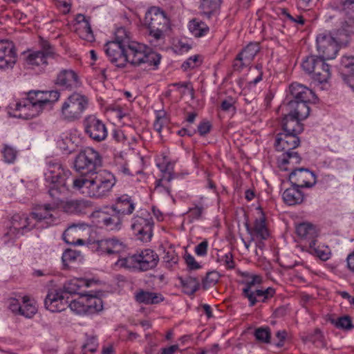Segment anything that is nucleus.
Returning <instances> with one entry per match:
<instances>
[{
  "mask_svg": "<svg viewBox=\"0 0 354 354\" xmlns=\"http://www.w3.org/2000/svg\"><path fill=\"white\" fill-rule=\"evenodd\" d=\"M86 294L80 295V297L74 300H72L70 304H68V307L77 315L86 314Z\"/></svg>",
  "mask_w": 354,
  "mask_h": 354,
  "instance_id": "nucleus-47",
  "label": "nucleus"
},
{
  "mask_svg": "<svg viewBox=\"0 0 354 354\" xmlns=\"http://www.w3.org/2000/svg\"><path fill=\"white\" fill-rule=\"evenodd\" d=\"M77 32L82 39H84L87 41L91 42L95 39L90 24H85L82 28H78Z\"/></svg>",
  "mask_w": 354,
  "mask_h": 354,
  "instance_id": "nucleus-55",
  "label": "nucleus"
},
{
  "mask_svg": "<svg viewBox=\"0 0 354 354\" xmlns=\"http://www.w3.org/2000/svg\"><path fill=\"white\" fill-rule=\"evenodd\" d=\"M300 140L297 135L281 133L277 136L275 148L277 151L288 152L299 146Z\"/></svg>",
  "mask_w": 354,
  "mask_h": 354,
  "instance_id": "nucleus-23",
  "label": "nucleus"
},
{
  "mask_svg": "<svg viewBox=\"0 0 354 354\" xmlns=\"http://www.w3.org/2000/svg\"><path fill=\"white\" fill-rule=\"evenodd\" d=\"M188 29L190 33L196 38L204 37L209 32V28L207 24H189Z\"/></svg>",
  "mask_w": 354,
  "mask_h": 354,
  "instance_id": "nucleus-51",
  "label": "nucleus"
},
{
  "mask_svg": "<svg viewBox=\"0 0 354 354\" xmlns=\"http://www.w3.org/2000/svg\"><path fill=\"white\" fill-rule=\"evenodd\" d=\"M20 315L26 318L32 317L37 312L36 301L28 296L21 297Z\"/></svg>",
  "mask_w": 354,
  "mask_h": 354,
  "instance_id": "nucleus-39",
  "label": "nucleus"
},
{
  "mask_svg": "<svg viewBox=\"0 0 354 354\" xmlns=\"http://www.w3.org/2000/svg\"><path fill=\"white\" fill-rule=\"evenodd\" d=\"M301 120L293 115L292 112L285 115L281 122L284 133L297 135L303 131Z\"/></svg>",
  "mask_w": 354,
  "mask_h": 354,
  "instance_id": "nucleus-29",
  "label": "nucleus"
},
{
  "mask_svg": "<svg viewBox=\"0 0 354 354\" xmlns=\"http://www.w3.org/2000/svg\"><path fill=\"white\" fill-rule=\"evenodd\" d=\"M112 207L124 216L133 213L136 207V203L131 196L123 194L117 198L115 203Z\"/></svg>",
  "mask_w": 354,
  "mask_h": 354,
  "instance_id": "nucleus-28",
  "label": "nucleus"
},
{
  "mask_svg": "<svg viewBox=\"0 0 354 354\" xmlns=\"http://www.w3.org/2000/svg\"><path fill=\"white\" fill-rule=\"evenodd\" d=\"M343 10L348 15L354 14V0H343L342 2ZM353 17V16H351Z\"/></svg>",
  "mask_w": 354,
  "mask_h": 354,
  "instance_id": "nucleus-64",
  "label": "nucleus"
},
{
  "mask_svg": "<svg viewBox=\"0 0 354 354\" xmlns=\"http://www.w3.org/2000/svg\"><path fill=\"white\" fill-rule=\"evenodd\" d=\"M303 70L318 84L326 83L330 77V66L320 57L311 55L306 58L301 64Z\"/></svg>",
  "mask_w": 354,
  "mask_h": 354,
  "instance_id": "nucleus-8",
  "label": "nucleus"
},
{
  "mask_svg": "<svg viewBox=\"0 0 354 354\" xmlns=\"http://www.w3.org/2000/svg\"><path fill=\"white\" fill-rule=\"evenodd\" d=\"M323 335L319 328H315L313 333H308L306 337V339L315 344L318 342H322Z\"/></svg>",
  "mask_w": 354,
  "mask_h": 354,
  "instance_id": "nucleus-60",
  "label": "nucleus"
},
{
  "mask_svg": "<svg viewBox=\"0 0 354 354\" xmlns=\"http://www.w3.org/2000/svg\"><path fill=\"white\" fill-rule=\"evenodd\" d=\"M115 266L119 268L138 270L136 254L127 256L124 258H120L115 262Z\"/></svg>",
  "mask_w": 354,
  "mask_h": 354,
  "instance_id": "nucleus-52",
  "label": "nucleus"
},
{
  "mask_svg": "<svg viewBox=\"0 0 354 354\" xmlns=\"http://www.w3.org/2000/svg\"><path fill=\"white\" fill-rule=\"evenodd\" d=\"M258 43H250L236 57L234 62L235 71H241L244 67L249 66L259 51Z\"/></svg>",
  "mask_w": 354,
  "mask_h": 354,
  "instance_id": "nucleus-18",
  "label": "nucleus"
},
{
  "mask_svg": "<svg viewBox=\"0 0 354 354\" xmlns=\"http://www.w3.org/2000/svg\"><path fill=\"white\" fill-rule=\"evenodd\" d=\"M203 62L202 55L197 54L190 56L181 64V69L183 71H188L198 68Z\"/></svg>",
  "mask_w": 354,
  "mask_h": 354,
  "instance_id": "nucleus-48",
  "label": "nucleus"
},
{
  "mask_svg": "<svg viewBox=\"0 0 354 354\" xmlns=\"http://www.w3.org/2000/svg\"><path fill=\"white\" fill-rule=\"evenodd\" d=\"M153 221L150 213L140 209L131 219V227L134 234L142 241L148 242L152 236Z\"/></svg>",
  "mask_w": 354,
  "mask_h": 354,
  "instance_id": "nucleus-11",
  "label": "nucleus"
},
{
  "mask_svg": "<svg viewBox=\"0 0 354 354\" xmlns=\"http://www.w3.org/2000/svg\"><path fill=\"white\" fill-rule=\"evenodd\" d=\"M3 160L7 163H12L17 157V151L12 147L4 145L2 149Z\"/></svg>",
  "mask_w": 354,
  "mask_h": 354,
  "instance_id": "nucleus-56",
  "label": "nucleus"
},
{
  "mask_svg": "<svg viewBox=\"0 0 354 354\" xmlns=\"http://www.w3.org/2000/svg\"><path fill=\"white\" fill-rule=\"evenodd\" d=\"M39 45L40 50H29L23 54L26 65L31 68L45 67L48 64V59L55 57V49L48 41L41 38Z\"/></svg>",
  "mask_w": 354,
  "mask_h": 354,
  "instance_id": "nucleus-9",
  "label": "nucleus"
},
{
  "mask_svg": "<svg viewBox=\"0 0 354 354\" xmlns=\"http://www.w3.org/2000/svg\"><path fill=\"white\" fill-rule=\"evenodd\" d=\"M62 259L65 266H69L72 263L81 262L83 260V256L78 250L67 249L64 252Z\"/></svg>",
  "mask_w": 354,
  "mask_h": 354,
  "instance_id": "nucleus-46",
  "label": "nucleus"
},
{
  "mask_svg": "<svg viewBox=\"0 0 354 354\" xmlns=\"http://www.w3.org/2000/svg\"><path fill=\"white\" fill-rule=\"evenodd\" d=\"M278 15L280 17L281 20H290L292 22H305V19L303 16H298L297 18H294L288 12L286 9L281 8L277 12Z\"/></svg>",
  "mask_w": 354,
  "mask_h": 354,
  "instance_id": "nucleus-59",
  "label": "nucleus"
},
{
  "mask_svg": "<svg viewBox=\"0 0 354 354\" xmlns=\"http://www.w3.org/2000/svg\"><path fill=\"white\" fill-rule=\"evenodd\" d=\"M290 91L295 98L291 102H310L316 99V95L312 90L299 83L291 84Z\"/></svg>",
  "mask_w": 354,
  "mask_h": 354,
  "instance_id": "nucleus-24",
  "label": "nucleus"
},
{
  "mask_svg": "<svg viewBox=\"0 0 354 354\" xmlns=\"http://www.w3.org/2000/svg\"><path fill=\"white\" fill-rule=\"evenodd\" d=\"M205 206L202 204H194L192 207L189 209L188 216L193 220H198L201 218L202 214L205 209Z\"/></svg>",
  "mask_w": 354,
  "mask_h": 354,
  "instance_id": "nucleus-57",
  "label": "nucleus"
},
{
  "mask_svg": "<svg viewBox=\"0 0 354 354\" xmlns=\"http://www.w3.org/2000/svg\"><path fill=\"white\" fill-rule=\"evenodd\" d=\"M92 245L93 248L100 254L119 253L125 249L124 243L115 237L97 240Z\"/></svg>",
  "mask_w": 354,
  "mask_h": 354,
  "instance_id": "nucleus-15",
  "label": "nucleus"
},
{
  "mask_svg": "<svg viewBox=\"0 0 354 354\" xmlns=\"http://www.w3.org/2000/svg\"><path fill=\"white\" fill-rule=\"evenodd\" d=\"M330 322L339 329L350 330L354 328L351 318L348 315L340 317L336 319H333Z\"/></svg>",
  "mask_w": 354,
  "mask_h": 354,
  "instance_id": "nucleus-53",
  "label": "nucleus"
},
{
  "mask_svg": "<svg viewBox=\"0 0 354 354\" xmlns=\"http://www.w3.org/2000/svg\"><path fill=\"white\" fill-rule=\"evenodd\" d=\"M88 202L84 200L70 199L62 201L60 207L64 212L68 214L83 213L87 209Z\"/></svg>",
  "mask_w": 354,
  "mask_h": 354,
  "instance_id": "nucleus-30",
  "label": "nucleus"
},
{
  "mask_svg": "<svg viewBox=\"0 0 354 354\" xmlns=\"http://www.w3.org/2000/svg\"><path fill=\"white\" fill-rule=\"evenodd\" d=\"M99 217L106 230L118 231L122 228L124 216L111 207L107 212H102Z\"/></svg>",
  "mask_w": 354,
  "mask_h": 354,
  "instance_id": "nucleus-21",
  "label": "nucleus"
},
{
  "mask_svg": "<svg viewBox=\"0 0 354 354\" xmlns=\"http://www.w3.org/2000/svg\"><path fill=\"white\" fill-rule=\"evenodd\" d=\"M135 300L139 304L145 305L158 304L164 300L162 294L139 289L134 293Z\"/></svg>",
  "mask_w": 354,
  "mask_h": 354,
  "instance_id": "nucleus-26",
  "label": "nucleus"
},
{
  "mask_svg": "<svg viewBox=\"0 0 354 354\" xmlns=\"http://www.w3.org/2000/svg\"><path fill=\"white\" fill-rule=\"evenodd\" d=\"M17 60L15 47L12 41H0V68H12Z\"/></svg>",
  "mask_w": 354,
  "mask_h": 354,
  "instance_id": "nucleus-17",
  "label": "nucleus"
},
{
  "mask_svg": "<svg viewBox=\"0 0 354 354\" xmlns=\"http://www.w3.org/2000/svg\"><path fill=\"white\" fill-rule=\"evenodd\" d=\"M105 53L109 61L120 68H124L126 66V51L127 46L108 41L104 47Z\"/></svg>",
  "mask_w": 354,
  "mask_h": 354,
  "instance_id": "nucleus-14",
  "label": "nucleus"
},
{
  "mask_svg": "<svg viewBox=\"0 0 354 354\" xmlns=\"http://www.w3.org/2000/svg\"><path fill=\"white\" fill-rule=\"evenodd\" d=\"M256 339L263 344H270L271 339V332L268 327L258 328L254 331Z\"/></svg>",
  "mask_w": 354,
  "mask_h": 354,
  "instance_id": "nucleus-54",
  "label": "nucleus"
},
{
  "mask_svg": "<svg viewBox=\"0 0 354 354\" xmlns=\"http://www.w3.org/2000/svg\"><path fill=\"white\" fill-rule=\"evenodd\" d=\"M126 64L133 66L147 64L157 68L160 64L161 55L148 46L136 41L129 43L126 51Z\"/></svg>",
  "mask_w": 354,
  "mask_h": 354,
  "instance_id": "nucleus-5",
  "label": "nucleus"
},
{
  "mask_svg": "<svg viewBox=\"0 0 354 354\" xmlns=\"http://www.w3.org/2000/svg\"><path fill=\"white\" fill-rule=\"evenodd\" d=\"M309 102H290L288 106L293 115L301 120L306 119L310 114Z\"/></svg>",
  "mask_w": 354,
  "mask_h": 354,
  "instance_id": "nucleus-38",
  "label": "nucleus"
},
{
  "mask_svg": "<svg viewBox=\"0 0 354 354\" xmlns=\"http://www.w3.org/2000/svg\"><path fill=\"white\" fill-rule=\"evenodd\" d=\"M342 64L347 69V83L354 91V56L344 57L342 60Z\"/></svg>",
  "mask_w": 354,
  "mask_h": 354,
  "instance_id": "nucleus-49",
  "label": "nucleus"
},
{
  "mask_svg": "<svg viewBox=\"0 0 354 354\" xmlns=\"http://www.w3.org/2000/svg\"><path fill=\"white\" fill-rule=\"evenodd\" d=\"M243 276L247 278V280L242 290V295L248 299L250 306H254L258 302L264 303L274 296L275 293L274 288L259 289L257 287L263 281L261 275L246 272Z\"/></svg>",
  "mask_w": 354,
  "mask_h": 354,
  "instance_id": "nucleus-6",
  "label": "nucleus"
},
{
  "mask_svg": "<svg viewBox=\"0 0 354 354\" xmlns=\"http://www.w3.org/2000/svg\"><path fill=\"white\" fill-rule=\"evenodd\" d=\"M330 35L339 47L346 46L349 43L351 35L349 32L346 30L344 24L341 29L333 32Z\"/></svg>",
  "mask_w": 354,
  "mask_h": 354,
  "instance_id": "nucleus-50",
  "label": "nucleus"
},
{
  "mask_svg": "<svg viewBox=\"0 0 354 354\" xmlns=\"http://www.w3.org/2000/svg\"><path fill=\"white\" fill-rule=\"evenodd\" d=\"M100 165L99 153L93 148L87 147L76 156L74 167L77 172L82 174L81 177H86L96 171V167Z\"/></svg>",
  "mask_w": 354,
  "mask_h": 354,
  "instance_id": "nucleus-10",
  "label": "nucleus"
},
{
  "mask_svg": "<svg viewBox=\"0 0 354 354\" xmlns=\"http://www.w3.org/2000/svg\"><path fill=\"white\" fill-rule=\"evenodd\" d=\"M88 227V225L84 223H77L70 225L64 232L63 236L64 241L68 243L82 245L84 243V241L82 239H77L76 241H71L70 237L75 234L80 235V232L86 230Z\"/></svg>",
  "mask_w": 354,
  "mask_h": 354,
  "instance_id": "nucleus-33",
  "label": "nucleus"
},
{
  "mask_svg": "<svg viewBox=\"0 0 354 354\" xmlns=\"http://www.w3.org/2000/svg\"><path fill=\"white\" fill-rule=\"evenodd\" d=\"M60 97L57 91H30L26 98L10 106L13 116L29 120L38 116L45 106L57 102Z\"/></svg>",
  "mask_w": 354,
  "mask_h": 354,
  "instance_id": "nucleus-2",
  "label": "nucleus"
},
{
  "mask_svg": "<svg viewBox=\"0 0 354 354\" xmlns=\"http://www.w3.org/2000/svg\"><path fill=\"white\" fill-rule=\"evenodd\" d=\"M292 185L298 187H311L316 183V177L313 172L308 169H293L289 175Z\"/></svg>",
  "mask_w": 354,
  "mask_h": 354,
  "instance_id": "nucleus-16",
  "label": "nucleus"
},
{
  "mask_svg": "<svg viewBox=\"0 0 354 354\" xmlns=\"http://www.w3.org/2000/svg\"><path fill=\"white\" fill-rule=\"evenodd\" d=\"M165 12L159 7L152 6L148 9L145 13L146 22H153L156 21H169Z\"/></svg>",
  "mask_w": 354,
  "mask_h": 354,
  "instance_id": "nucleus-43",
  "label": "nucleus"
},
{
  "mask_svg": "<svg viewBox=\"0 0 354 354\" xmlns=\"http://www.w3.org/2000/svg\"><path fill=\"white\" fill-rule=\"evenodd\" d=\"M222 0H201L200 9L201 14L209 20L212 16L218 14Z\"/></svg>",
  "mask_w": 354,
  "mask_h": 354,
  "instance_id": "nucleus-35",
  "label": "nucleus"
},
{
  "mask_svg": "<svg viewBox=\"0 0 354 354\" xmlns=\"http://www.w3.org/2000/svg\"><path fill=\"white\" fill-rule=\"evenodd\" d=\"M234 103L235 100L233 97H227L226 99L222 101L221 108L224 111H230L231 110L234 111Z\"/></svg>",
  "mask_w": 354,
  "mask_h": 354,
  "instance_id": "nucleus-63",
  "label": "nucleus"
},
{
  "mask_svg": "<svg viewBox=\"0 0 354 354\" xmlns=\"http://www.w3.org/2000/svg\"><path fill=\"white\" fill-rule=\"evenodd\" d=\"M212 129V124L209 121L204 120L198 126V132L201 136L207 135Z\"/></svg>",
  "mask_w": 354,
  "mask_h": 354,
  "instance_id": "nucleus-61",
  "label": "nucleus"
},
{
  "mask_svg": "<svg viewBox=\"0 0 354 354\" xmlns=\"http://www.w3.org/2000/svg\"><path fill=\"white\" fill-rule=\"evenodd\" d=\"M85 133L93 140L100 142L106 140L108 129L105 123L94 115H90L84 120Z\"/></svg>",
  "mask_w": 354,
  "mask_h": 354,
  "instance_id": "nucleus-12",
  "label": "nucleus"
},
{
  "mask_svg": "<svg viewBox=\"0 0 354 354\" xmlns=\"http://www.w3.org/2000/svg\"><path fill=\"white\" fill-rule=\"evenodd\" d=\"M172 169V165L169 162L167 163L165 169L162 170V177L156 181L155 192L171 196V189L168 184L174 178Z\"/></svg>",
  "mask_w": 354,
  "mask_h": 354,
  "instance_id": "nucleus-25",
  "label": "nucleus"
},
{
  "mask_svg": "<svg viewBox=\"0 0 354 354\" xmlns=\"http://www.w3.org/2000/svg\"><path fill=\"white\" fill-rule=\"evenodd\" d=\"M257 214L259 216L255 219L253 227L250 228L249 225L246 223V230L252 236V239L266 240L270 236V232L266 226V217L260 208L257 209Z\"/></svg>",
  "mask_w": 354,
  "mask_h": 354,
  "instance_id": "nucleus-20",
  "label": "nucleus"
},
{
  "mask_svg": "<svg viewBox=\"0 0 354 354\" xmlns=\"http://www.w3.org/2000/svg\"><path fill=\"white\" fill-rule=\"evenodd\" d=\"M219 261L228 269H232L234 268V262L231 252H227L225 255L222 256L219 259Z\"/></svg>",
  "mask_w": 354,
  "mask_h": 354,
  "instance_id": "nucleus-62",
  "label": "nucleus"
},
{
  "mask_svg": "<svg viewBox=\"0 0 354 354\" xmlns=\"http://www.w3.org/2000/svg\"><path fill=\"white\" fill-rule=\"evenodd\" d=\"M316 41L317 48L321 58L333 59L336 57L340 47L333 39L330 34H319L317 37Z\"/></svg>",
  "mask_w": 354,
  "mask_h": 354,
  "instance_id": "nucleus-13",
  "label": "nucleus"
},
{
  "mask_svg": "<svg viewBox=\"0 0 354 354\" xmlns=\"http://www.w3.org/2000/svg\"><path fill=\"white\" fill-rule=\"evenodd\" d=\"M98 343L95 337H88L82 346V350L84 354L88 352L94 353L97 351Z\"/></svg>",
  "mask_w": 354,
  "mask_h": 354,
  "instance_id": "nucleus-58",
  "label": "nucleus"
},
{
  "mask_svg": "<svg viewBox=\"0 0 354 354\" xmlns=\"http://www.w3.org/2000/svg\"><path fill=\"white\" fill-rule=\"evenodd\" d=\"M57 205L45 204L39 206L29 216L16 214L10 220V225L6 233V236L11 240L15 239L33 228L44 229L48 227L55 221V213Z\"/></svg>",
  "mask_w": 354,
  "mask_h": 354,
  "instance_id": "nucleus-1",
  "label": "nucleus"
},
{
  "mask_svg": "<svg viewBox=\"0 0 354 354\" xmlns=\"http://www.w3.org/2000/svg\"><path fill=\"white\" fill-rule=\"evenodd\" d=\"M86 314H93L102 310L103 303L100 298L86 295Z\"/></svg>",
  "mask_w": 354,
  "mask_h": 354,
  "instance_id": "nucleus-45",
  "label": "nucleus"
},
{
  "mask_svg": "<svg viewBox=\"0 0 354 354\" xmlns=\"http://www.w3.org/2000/svg\"><path fill=\"white\" fill-rule=\"evenodd\" d=\"M308 252L323 261L328 260L332 255L330 248L325 244H317V239L308 243Z\"/></svg>",
  "mask_w": 354,
  "mask_h": 354,
  "instance_id": "nucleus-31",
  "label": "nucleus"
},
{
  "mask_svg": "<svg viewBox=\"0 0 354 354\" xmlns=\"http://www.w3.org/2000/svg\"><path fill=\"white\" fill-rule=\"evenodd\" d=\"M297 234L302 239L308 241L316 240L319 235L317 227L310 223H301L296 227Z\"/></svg>",
  "mask_w": 354,
  "mask_h": 354,
  "instance_id": "nucleus-32",
  "label": "nucleus"
},
{
  "mask_svg": "<svg viewBox=\"0 0 354 354\" xmlns=\"http://www.w3.org/2000/svg\"><path fill=\"white\" fill-rule=\"evenodd\" d=\"M88 98L80 93H73L62 103L60 118L67 122H74L82 118L88 107Z\"/></svg>",
  "mask_w": 354,
  "mask_h": 354,
  "instance_id": "nucleus-7",
  "label": "nucleus"
},
{
  "mask_svg": "<svg viewBox=\"0 0 354 354\" xmlns=\"http://www.w3.org/2000/svg\"><path fill=\"white\" fill-rule=\"evenodd\" d=\"M116 183L114 175L103 169L91 173L86 177L73 180V187L82 194L91 198H101L106 196Z\"/></svg>",
  "mask_w": 354,
  "mask_h": 354,
  "instance_id": "nucleus-3",
  "label": "nucleus"
},
{
  "mask_svg": "<svg viewBox=\"0 0 354 354\" xmlns=\"http://www.w3.org/2000/svg\"><path fill=\"white\" fill-rule=\"evenodd\" d=\"M113 34L115 39L112 41L113 42L127 46L129 43H131L133 41L131 40L129 31L124 26L116 27Z\"/></svg>",
  "mask_w": 354,
  "mask_h": 354,
  "instance_id": "nucleus-44",
  "label": "nucleus"
},
{
  "mask_svg": "<svg viewBox=\"0 0 354 354\" xmlns=\"http://www.w3.org/2000/svg\"><path fill=\"white\" fill-rule=\"evenodd\" d=\"M179 280L182 286L184 288L185 293L188 295H193L196 292L200 287V280L192 276L186 277H179Z\"/></svg>",
  "mask_w": 354,
  "mask_h": 354,
  "instance_id": "nucleus-42",
  "label": "nucleus"
},
{
  "mask_svg": "<svg viewBox=\"0 0 354 354\" xmlns=\"http://www.w3.org/2000/svg\"><path fill=\"white\" fill-rule=\"evenodd\" d=\"M71 172L56 160H47L44 169V177L48 193L53 198L59 194H64L69 189L68 181Z\"/></svg>",
  "mask_w": 354,
  "mask_h": 354,
  "instance_id": "nucleus-4",
  "label": "nucleus"
},
{
  "mask_svg": "<svg viewBox=\"0 0 354 354\" xmlns=\"http://www.w3.org/2000/svg\"><path fill=\"white\" fill-rule=\"evenodd\" d=\"M56 84L65 88H77L79 85L78 77L72 70H63L57 75Z\"/></svg>",
  "mask_w": 354,
  "mask_h": 354,
  "instance_id": "nucleus-27",
  "label": "nucleus"
},
{
  "mask_svg": "<svg viewBox=\"0 0 354 354\" xmlns=\"http://www.w3.org/2000/svg\"><path fill=\"white\" fill-rule=\"evenodd\" d=\"M68 301L63 292L53 290L48 293L44 300L46 309L53 313H59L68 307Z\"/></svg>",
  "mask_w": 354,
  "mask_h": 354,
  "instance_id": "nucleus-19",
  "label": "nucleus"
},
{
  "mask_svg": "<svg viewBox=\"0 0 354 354\" xmlns=\"http://www.w3.org/2000/svg\"><path fill=\"white\" fill-rule=\"evenodd\" d=\"M282 197L284 202L288 205L300 204L304 198V194L301 192L299 187L293 185L283 192Z\"/></svg>",
  "mask_w": 354,
  "mask_h": 354,
  "instance_id": "nucleus-34",
  "label": "nucleus"
},
{
  "mask_svg": "<svg viewBox=\"0 0 354 354\" xmlns=\"http://www.w3.org/2000/svg\"><path fill=\"white\" fill-rule=\"evenodd\" d=\"M138 270L147 271L154 268L159 261L158 254L150 249L136 253Z\"/></svg>",
  "mask_w": 354,
  "mask_h": 354,
  "instance_id": "nucleus-22",
  "label": "nucleus"
},
{
  "mask_svg": "<svg viewBox=\"0 0 354 354\" xmlns=\"http://www.w3.org/2000/svg\"><path fill=\"white\" fill-rule=\"evenodd\" d=\"M301 157L299 154L293 151L286 152L278 158V162L281 169L288 170L287 165L294 166L301 162Z\"/></svg>",
  "mask_w": 354,
  "mask_h": 354,
  "instance_id": "nucleus-41",
  "label": "nucleus"
},
{
  "mask_svg": "<svg viewBox=\"0 0 354 354\" xmlns=\"http://www.w3.org/2000/svg\"><path fill=\"white\" fill-rule=\"evenodd\" d=\"M193 47L192 42L187 38H174L171 48L176 55H183L188 53Z\"/></svg>",
  "mask_w": 354,
  "mask_h": 354,
  "instance_id": "nucleus-40",
  "label": "nucleus"
},
{
  "mask_svg": "<svg viewBox=\"0 0 354 354\" xmlns=\"http://www.w3.org/2000/svg\"><path fill=\"white\" fill-rule=\"evenodd\" d=\"M160 25H162L160 28H156L151 26V24H148L146 27L149 35L153 38L155 41L164 39L171 30V26L169 24H160Z\"/></svg>",
  "mask_w": 354,
  "mask_h": 354,
  "instance_id": "nucleus-37",
  "label": "nucleus"
},
{
  "mask_svg": "<svg viewBox=\"0 0 354 354\" xmlns=\"http://www.w3.org/2000/svg\"><path fill=\"white\" fill-rule=\"evenodd\" d=\"M91 282L83 278H75L67 281L64 286V290L66 293L71 295H84V293L80 291V289L84 287H89Z\"/></svg>",
  "mask_w": 354,
  "mask_h": 354,
  "instance_id": "nucleus-36",
  "label": "nucleus"
}]
</instances>
